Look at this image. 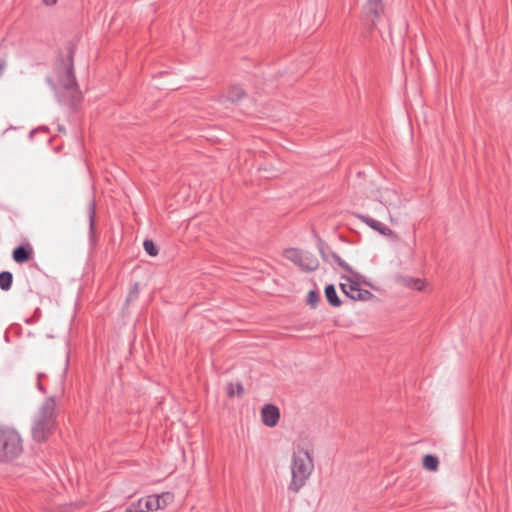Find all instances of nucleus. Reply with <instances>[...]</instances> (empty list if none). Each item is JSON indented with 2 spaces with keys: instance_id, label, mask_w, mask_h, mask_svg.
Segmentation results:
<instances>
[{
  "instance_id": "4be33fe9",
  "label": "nucleus",
  "mask_w": 512,
  "mask_h": 512,
  "mask_svg": "<svg viewBox=\"0 0 512 512\" xmlns=\"http://www.w3.org/2000/svg\"><path fill=\"white\" fill-rule=\"evenodd\" d=\"M138 293H139V286H138V283H135L127 297V302L134 300L138 296Z\"/></svg>"
},
{
  "instance_id": "aec40b11",
  "label": "nucleus",
  "mask_w": 512,
  "mask_h": 512,
  "mask_svg": "<svg viewBox=\"0 0 512 512\" xmlns=\"http://www.w3.org/2000/svg\"><path fill=\"white\" fill-rule=\"evenodd\" d=\"M319 300H320V295L316 291L311 290L308 293L307 304L310 305L311 307H315L318 304Z\"/></svg>"
},
{
  "instance_id": "c85d7f7f",
  "label": "nucleus",
  "mask_w": 512,
  "mask_h": 512,
  "mask_svg": "<svg viewBox=\"0 0 512 512\" xmlns=\"http://www.w3.org/2000/svg\"><path fill=\"white\" fill-rule=\"evenodd\" d=\"M382 203H384L386 206L391 205V201L389 199L380 200Z\"/></svg>"
},
{
  "instance_id": "20e7f679",
  "label": "nucleus",
  "mask_w": 512,
  "mask_h": 512,
  "mask_svg": "<svg viewBox=\"0 0 512 512\" xmlns=\"http://www.w3.org/2000/svg\"><path fill=\"white\" fill-rule=\"evenodd\" d=\"M57 75L58 85L54 83L51 78H47V82L51 85L52 89L57 91L58 86L62 87L70 94V97L73 100H77L79 98V92L77 89L71 60H68L57 69Z\"/></svg>"
},
{
  "instance_id": "0eeeda50",
  "label": "nucleus",
  "mask_w": 512,
  "mask_h": 512,
  "mask_svg": "<svg viewBox=\"0 0 512 512\" xmlns=\"http://www.w3.org/2000/svg\"><path fill=\"white\" fill-rule=\"evenodd\" d=\"M356 217L381 235L386 236L393 241H397L399 239L398 235L392 229L382 224L381 222L363 214H356Z\"/></svg>"
},
{
  "instance_id": "a211bd4d",
  "label": "nucleus",
  "mask_w": 512,
  "mask_h": 512,
  "mask_svg": "<svg viewBox=\"0 0 512 512\" xmlns=\"http://www.w3.org/2000/svg\"><path fill=\"white\" fill-rule=\"evenodd\" d=\"M125 512H148L145 505V499L141 498L138 501L131 503L126 508Z\"/></svg>"
},
{
  "instance_id": "393cba45",
  "label": "nucleus",
  "mask_w": 512,
  "mask_h": 512,
  "mask_svg": "<svg viewBox=\"0 0 512 512\" xmlns=\"http://www.w3.org/2000/svg\"><path fill=\"white\" fill-rule=\"evenodd\" d=\"M5 69H6V62L4 60L0 59V77L3 75Z\"/></svg>"
},
{
  "instance_id": "9b49d317",
  "label": "nucleus",
  "mask_w": 512,
  "mask_h": 512,
  "mask_svg": "<svg viewBox=\"0 0 512 512\" xmlns=\"http://www.w3.org/2000/svg\"><path fill=\"white\" fill-rule=\"evenodd\" d=\"M365 11L374 19H378L383 12V5L381 0H368L365 6Z\"/></svg>"
},
{
  "instance_id": "6e6552de",
  "label": "nucleus",
  "mask_w": 512,
  "mask_h": 512,
  "mask_svg": "<svg viewBox=\"0 0 512 512\" xmlns=\"http://www.w3.org/2000/svg\"><path fill=\"white\" fill-rule=\"evenodd\" d=\"M280 419V411L273 404H266L261 409V420L267 427H275Z\"/></svg>"
},
{
  "instance_id": "412c9836",
  "label": "nucleus",
  "mask_w": 512,
  "mask_h": 512,
  "mask_svg": "<svg viewBox=\"0 0 512 512\" xmlns=\"http://www.w3.org/2000/svg\"><path fill=\"white\" fill-rule=\"evenodd\" d=\"M332 257L340 267L352 273V269L349 267V265L345 261H343L337 254L333 253Z\"/></svg>"
},
{
  "instance_id": "cd10ccee",
  "label": "nucleus",
  "mask_w": 512,
  "mask_h": 512,
  "mask_svg": "<svg viewBox=\"0 0 512 512\" xmlns=\"http://www.w3.org/2000/svg\"><path fill=\"white\" fill-rule=\"evenodd\" d=\"M11 132H16V129H14V128L7 129L4 134L9 135Z\"/></svg>"
},
{
  "instance_id": "7c9ffc66",
  "label": "nucleus",
  "mask_w": 512,
  "mask_h": 512,
  "mask_svg": "<svg viewBox=\"0 0 512 512\" xmlns=\"http://www.w3.org/2000/svg\"><path fill=\"white\" fill-rule=\"evenodd\" d=\"M387 194L395 195L394 191H386Z\"/></svg>"
},
{
  "instance_id": "f03ea898",
  "label": "nucleus",
  "mask_w": 512,
  "mask_h": 512,
  "mask_svg": "<svg viewBox=\"0 0 512 512\" xmlns=\"http://www.w3.org/2000/svg\"><path fill=\"white\" fill-rule=\"evenodd\" d=\"M56 402L53 397L47 398L35 413L32 421L31 433L37 442L46 441L52 434L56 425Z\"/></svg>"
},
{
  "instance_id": "f257e3e1",
  "label": "nucleus",
  "mask_w": 512,
  "mask_h": 512,
  "mask_svg": "<svg viewBox=\"0 0 512 512\" xmlns=\"http://www.w3.org/2000/svg\"><path fill=\"white\" fill-rule=\"evenodd\" d=\"M291 480L288 490L298 493L307 483L314 470L311 446L304 441L293 443L290 457Z\"/></svg>"
},
{
  "instance_id": "f3484780",
  "label": "nucleus",
  "mask_w": 512,
  "mask_h": 512,
  "mask_svg": "<svg viewBox=\"0 0 512 512\" xmlns=\"http://www.w3.org/2000/svg\"><path fill=\"white\" fill-rule=\"evenodd\" d=\"M13 276L8 271H3L0 273V288L2 290H9L12 285Z\"/></svg>"
},
{
  "instance_id": "1a4fd4ad",
  "label": "nucleus",
  "mask_w": 512,
  "mask_h": 512,
  "mask_svg": "<svg viewBox=\"0 0 512 512\" xmlns=\"http://www.w3.org/2000/svg\"><path fill=\"white\" fill-rule=\"evenodd\" d=\"M397 283L405 288L416 291H423L427 286L426 280L408 275L399 276L397 278Z\"/></svg>"
},
{
  "instance_id": "f8f14e48",
  "label": "nucleus",
  "mask_w": 512,
  "mask_h": 512,
  "mask_svg": "<svg viewBox=\"0 0 512 512\" xmlns=\"http://www.w3.org/2000/svg\"><path fill=\"white\" fill-rule=\"evenodd\" d=\"M144 499L148 512L164 509V504L161 503V500L163 499L162 497H159L157 495H150Z\"/></svg>"
},
{
  "instance_id": "a878e982",
  "label": "nucleus",
  "mask_w": 512,
  "mask_h": 512,
  "mask_svg": "<svg viewBox=\"0 0 512 512\" xmlns=\"http://www.w3.org/2000/svg\"><path fill=\"white\" fill-rule=\"evenodd\" d=\"M43 3L46 5V6H53L57 3V0H43Z\"/></svg>"
},
{
  "instance_id": "dca6fc26",
  "label": "nucleus",
  "mask_w": 512,
  "mask_h": 512,
  "mask_svg": "<svg viewBox=\"0 0 512 512\" xmlns=\"http://www.w3.org/2000/svg\"><path fill=\"white\" fill-rule=\"evenodd\" d=\"M226 392L229 397H241L244 393V388L240 383H229L226 387Z\"/></svg>"
},
{
  "instance_id": "9d476101",
  "label": "nucleus",
  "mask_w": 512,
  "mask_h": 512,
  "mask_svg": "<svg viewBox=\"0 0 512 512\" xmlns=\"http://www.w3.org/2000/svg\"><path fill=\"white\" fill-rule=\"evenodd\" d=\"M33 248L30 244L18 246L13 251V260L16 263H25L32 258Z\"/></svg>"
},
{
  "instance_id": "ddd939ff",
  "label": "nucleus",
  "mask_w": 512,
  "mask_h": 512,
  "mask_svg": "<svg viewBox=\"0 0 512 512\" xmlns=\"http://www.w3.org/2000/svg\"><path fill=\"white\" fill-rule=\"evenodd\" d=\"M325 296L327 301L334 307H338L341 304V301L337 295L336 289L334 285L330 284L325 287Z\"/></svg>"
},
{
  "instance_id": "4468645a",
  "label": "nucleus",
  "mask_w": 512,
  "mask_h": 512,
  "mask_svg": "<svg viewBox=\"0 0 512 512\" xmlns=\"http://www.w3.org/2000/svg\"><path fill=\"white\" fill-rule=\"evenodd\" d=\"M422 465L426 470L435 472L438 470L439 460L436 456L427 454L423 458Z\"/></svg>"
},
{
  "instance_id": "7ed1b4c3",
  "label": "nucleus",
  "mask_w": 512,
  "mask_h": 512,
  "mask_svg": "<svg viewBox=\"0 0 512 512\" xmlns=\"http://www.w3.org/2000/svg\"><path fill=\"white\" fill-rule=\"evenodd\" d=\"M23 451V441L18 431L12 427L0 425V461L16 459Z\"/></svg>"
},
{
  "instance_id": "39448f33",
  "label": "nucleus",
  "mask_w": 512,
  "mask_h": 512,
  "mask_svg": "<svg viewBox=\"0 0 512 512\" xmlns=\"http://www.w3.org/2000/svg\"><path fill=\"white\" fill-rule=\"evenodd\" d=\"M284 256L305 271L316 270L319 266V261L314 255L296 248L286 249Z\"/></svg>"
},
{
  "instance_id": "c756f323",
  "label": "nucleus",
  "mask_w": 512,
  "mask_h": 512,
  "mask_svg": "<svg viewBox=\"0 0 512 512\" xmlns=\"http://www.w3.org/2000/svg\"><path fill=\"white\" fill-rule=\"evenodd\" d=\"M389 220H390V222H391V223H393V224H394V223H396V220H395L391 215L389 216Z\"/></svg>"
},
{
  "instance_id": "423d86ee",
  "label": "nucleus",
  "mask_w": 512,
  "mask_h": 512,
  "mask_svg": "<svg viewBox=\"0 0 512 512\" xmlns=\"http://www.w3.org/2000/svg\"><path fill=\"white\" fill-rule=\"evenodd\" d=\"M340 288L342 292L352 300L368 301L374 297V295L365 289H361L357 282L348 279L347 283H341Z\"/></svg>"
},
{
  "instance_id": "5701e85b",
  "label": "nucleus",
  "mask_w": 512,
  "mask_h": 512,
  "mask_svg": "<svg viewBox=\"0 0 512 512\" xmlns=\"http://www.w3.org/2000/svg\"><path fill=\"white\" fill-rule=\"evenodd\" d=\"M162 497L161 503L164 504V508L168 505V503L172 500V495L170 493H164L162 495H158Z\"/></svg>"
},
{
  "instance_id": "2eb2a0df",
  "label": "nucleus",
  "mask_w": 512,
  "mask_h": 512,
  "mask_svg": "<svg viewBox=\"0 0 512 512\" xmlns=\"http://www.w3.org/2000/svg\"><path fill=\"white\" fill-rule=\"evenodd\" d=\"M244 96L245 92L240 86H232L227 93V99L231 102H237Z\"/></svg>"
},
{
  "instance_id": "2f4dec72",
  "label": "nucleus",
  "mask_w": 512,
  "mask_h": 512,
  "mask_svg": "<svg viewBox=\"0 0 512 512\" xmlns=\"http://www.w3.org/2000/svg\"><path fill=\"white\" fill-rule=\"evenodd\" d=\"M38 388H39L41 391H44V390H43L42 385H41L39 382H38Z\"/></svg>"
},
{
  "instance_id": "bb28decb",
  "label": "nucleus",
  "mask_w": 512,
  "mask_h": 512,
  "mask_svg": "<svg viewBox=\"0 0 512 512\" xmlns=\"http://www.w3.org/2000/svg\"><path fill=\"white\" fill-rule=\"evenodd\" d=\"M37 131H38V129L31 130V131L29 132V138H30V139H33L34 134H35Z\"/></svg>"
},
{
  "instance_id": "6ab92c4d",
  "label": "nucleus",
  "mask_w": 512,
  "mask_h": 512,
  "mask_svg": "<svg viewBox=\"0 0 512 512\" xmlns=\"http://www.w3.org/2000/svg\"><path fill=\"white\" fill-rule=\"evenodd\" d=\"M143 247L148 255L155 257L158 254V248L152 240L146 239L143 243Z\"/></svg>"
},
{
  "instance_id": "b1692460",
  "label": "nucleus",
  "mask_w": 512,
  "mask_h": 512,
  "mask_svg": "<svg viewBox=\"0 0 512 512\" xmlns=\"http://www.w3.org/2000/svg\"><path fill=\"white\" fill-rule=\"evenodd\" d=\"M94 205L91 204L90 206V215H89V218H90V228L93 229V226H94Z\"/></svg>"
}]
</instances>
